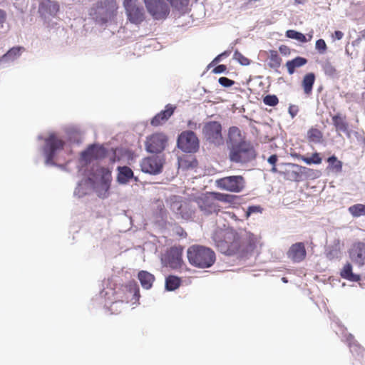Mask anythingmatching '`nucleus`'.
I'll return each mask as SVG.
<instances>
[{
    "mask_svg": "<svg viewBox=\"0 0 365 365\" xmlns=\"http://www.w3.org/2000/svg\"><path fill=\"white\" fill-rule=\"evenodd\" d=\"M282 279V281H283L284 282H287L284 277H283Z\"/></svg>",
    "mask_w": 365,
    "mask_h": 365,
    "instance_id": "nucleus-54",
    "label": "nucleus"
},
{
    "mask_svg": "<svg viewBox=\"0 0 365 365\" xmlns=\"http://www.w3.org/2000/svg\"><path fill=\"white\" fill-rule=\"evenodd\" d=\"M286 36L289 38L296 39L302 43L307 42V38L303 34L294 30L287 31Z\"/></svg>",
    "mask_w": 365,
    "mask_h": 365,
    "instance_id": "nucleus-36",
    "label": "nucleus"
},
{
    "mask_svg": "<svg viewBox=\"0 0 365 365\" xmlns=\"http://www.w3.org/2000/svg\"><path fill=\"white\" fill-rule=\"evenodd\" d=\"M314 80L315 76L312 73H308L304 77L302 81V86L306 94H309L312 92Z\"/></svg>",
    "mask_w": 365,
    "mask_h": 365,
    "instance_id": "nucleus-27",
    "label": "nucleus"
},
{
    "mask_svg": "<svg viewBox=\"0 0 365 365\" xmlns=\"http://www.w3.org/2000/svg\"><path fill=\"white\" fill-rule=\"evenodd\" d=\"M175 201L171 204V209L177 214L181 215L183 218H189L191 214H184L182 211V203L178 200V197H174Z\"/></svg>",
    "mask_w": 365,
    "mask_h": 365,
    "instance_id": "nucleus-32",
    "label": "nucleus"
},
{
    "mask_svg": "<svg viewBox=\"0 0 365 365\" xmlns=\"http://www.w3.org/2000/svg\"><path fill=\"white\" fill-rule=\"evenodd\" d=\"M288 257L295 262L302 261L306 256V250L302 243H296L291 246L288 252Z\"/></svg>",
    "mask_w": 365,
    "mask_h": 365,
    "instance_id": "nucleus-19",
    "label": "nucleus"
},
{
    "mask_svg": "<svg viewBox=\"0 0 365 365\" xmlns=\"http://www.w3.org/2000/svg\"><path fill=\"white\" fill-rule=\"evenodd\" d=\"M349 212L354 217H360L365 215V205L356 204L349 207Z\"/></svg>",
    "mask_w": 365,
    "mask_h": 365,
    "instance_id": "nucleus-33",
    "label": "nucleus"
},
{
    "mask_svg": "<svg viewBox=\"0 0 365 365\" xmlns=\"http://www.w3.org/2000/svg\"><path fill=\"white\" fill-rule=\"evenodd\" d=\"M307 63V60L302 57H296L292 61H288L286 63V66L289 74L292 75L294 73L296 68L303 66Z\"/></svg>",
    "mask_w": 365,
    "mask_h": 365,
    "instance_id": "nucleus-24",
    "label": "nucleus"
},
{
    "mask_svg": "<svg viewBox=\"0 0 365 365\" xmlns=\"http://www.w3.org/2000/svg\"><path fill=\"white\" fill-rule=\"evenodd\" d=\"M118 170L117 180L120 184H125L133 178V170L127 166L118 167Z\"/></svg>",
    "mask_w": 365,
    "mask_h": 365,
    "instance_id": "nucleus-22",
    "label": "nucleus"
},
{
    "mask_svg": "<svg viewBox=\"0 0 365 365\" xmlns=\"http://www.w3.org/2000/svg\"><path fill=\"white\" fill-rule=\"evenodd\" d=\"M233 58L242 66H248L250 63V61L238 51H235Z\"/></svg>",
    "mask_w": 365,
    "mask_h": 365,
    "instance_id": "nucleus-39",
    "label": "nucleus"
},
{
    "mask_svg": "<svg viewBox=\"0 0 365 365\" xmlns=\"http://www.w3.org/2000/svg\"><path fill=\"white\" fill-rule=\"evenodd\" d=\"M218 82L222 86L225 88L230 87L235 83L234 81L227 77H220L218 80Z\"/></svg>",
    "mask_w": 365,
    "mask_h": 365,
    "instance_id": "nucleus-43",
    "label": "nucleus"
},
{
    "mask_svg": "<svg viewBox=\"0 0 365 365\" xmlns=\"http://www.w3.org/2000/svg\"><path fill=\"white\" fill-rule=\"evenodd\" d=\"M220 251L227 255L237 252H245L252 247L251 240L245 241L242 236L240 237L232 231H227L225 234V242L218 245Z\"/></svg>",
    "mask_w": 365,
    "mask_h": 365,
    "instance_id": "nucleus-5",
    "label": "nucleus"
},
{
    "mask_svg": "<svg viewBox=\"0 0 365 365\" xmlns=\"http://www.w3.org/2000/svg\"><path fill=\"white\" fill-rule=\"evenodd\" d=\"M349 255L351 259L361 266L365 264V243L358 242L352 245Z\"/></svg>",
    "mask_w": 365,
    "mask_h": 365,
    "instance_id": "nucleus-17",
    "label": "nucleus"
},
{
    "mask_svg": "<svg viewBox=\"0 0 365 365\" xmlns=\"http://www.w3.org/2000/svg\"><path fill=\"white\" fill-rule=\"evenodd\" d=\"M178 147L185 153H195L199 148V140L192 130L183 131L178 138Z\"/></svg>",
    "mask_w": 365,
    "mask_h": 365,
    "instance_id": "nucleus-11",
    "label": "nucleus"
},
{
    "mask_svg": "<svg viewBox=\"0 0 365 365\" xmlns=\"http://www.w3.org/2000/svg\"><path fill=\"white\" fill-rule=\"evenodd\" d=\"M180 278L175 276H169L165 280V289L168 291H173L180 286Z\"/></svg>",
    "mask_w": 365,
    "mask_h": 365,
    "instance_id": "nucleus-30",
    "label": "nucleus"
},
{
    "mask_svg": "<svg viewBox=\"0 0 365 365\" xmlns=\"http://www.w3.org/2000/svg\"><path fill=\"white\" fill-rule=\"evenodd\" d=\"M202 134L206 140L215 145H220L223 143L222 126L217 121L206 123L202 128Z\"/></svg>",
    "mask_w": 365,
    "mask_h": 365,
    "instance_id": "nucleus-10",
    "label": "nucleus"
},
{
    "mask_svg": "<svg viewBox=\"0 0 365 365\" xmlns=\"http://www.w3.org/2000/svg\"><path fill=\"white\" fill-rule=\"evenodd\" d=\"M189 262L198 268L210 267L215 262V253L212 250L201 245H192L187 250Z\"/></svg>",
    "mask_w": 365,
    "mask_h": 365,
    "instance_id": "nucleus-4",
    "label": "nucleus"
},
{
    "mask_svg": "<svg viewBox=\"0 0 365 365\" xmlns=\"http://www.w3.org/2000/svg\"><path fill=\"white\" fill-rule=\"evenodd\" d=\"M297 2H299V0H295Z\"/></svg>",
    "mask_w": 365,
    "mask_h": 365,
    "instance_id": "nucleus-55",
    "label": "nucleus"
},
{
    "mask_svg": "<svg viewBox=\"0 0 365 365\" xmlns=\"http://www.w3.org/2000/svg\"><path fill=\"white\" fill-rule=\"evenodd\" d=\"M332 122L339 135L340 132H344L349 138L350 137V131L348 129L349 125L346 121L345 117H343L339 114L335 115L332 117Z\"/></svg>",
    "mask_w": 365,
    "mask_h": 365,
    "instance_id": "nucleus-20",
    "label": "nucleus"
},
{
    "mask_svg": "<svg viewBox=\"0 0 365 365\" xmlns=\"http://www.w3.org/2000/svg\"><path fill=\"white\" fill-rule=\"evenodd\" d=\"M323 70L326 75L334 77L336 75L335 67L330 62H325L323 65Z\"/></svg>",
    "mask_w": 365,
    "mask_h": 365,
    "instance_id": "nucleus-38",
    "label": "nucleus"
},
{
    "mask_svg": "<svg viewBox=\"0 0 365 365\" xmlns=\"http://www.w3.org/2000/svg\"><path fill=\"white\" fill-rule=\"evenodd\" d=\"M96 179L88 178L81 181L74 191V195L80 197L87 194L88 190L84 187L88 185L91 187L98 196L101 198H106L109 195L108 190L111 182V172L105 168L98 169Z\"/></svg>",
    "mask_w": 365,
    "mask_h": 365,
    "instance_id": "nucleus-2",
    "label": "nucleus"
},
{
    "mask_svg": "<svg viewBox=\"0 0 365 365\" xmlns=\"http://www.w3.org/2000/svg\"><path fill=\"white\" fill-rule=\"evenodd\" d=\"M277 160V157L276 155H272L269 157L267 161L269 164L274 165Z\"/></svg>",
    "mask_w": 365,
    "mask_h": 365,
    "instance_id": "nucleus-47",
    "label": "nucleus"
},
{
    "mask_svg": "<svg viewBox=\"0 0 365 365\" xmlns=\"http://www.w3.org/2000/svg\"><path fill=\"white\" fill-rule=\"evenodd\" d=\"M329 259L339 258L340 256L339 240L334 241V245L331 247L327 253Z\"/></svg>",
    "mask_w": 365,
    "mask_h": 365,
    "instance_id": "nucleus-34",
    "label": "nucleus"
},
{
    "mask_svg": "<svg viewBox=\"0 0 365 365\" xmlns=\"http://www.w3.org/2000/svg\"><path fill=\"white\" fill-rule=\"evenodd\" d=\"M215 185L221 190L240 192L244 189L245 182L242 176L233 175L217 180L215 181Z\"/></svg>",
    "mask_w": 365,
    "mask_h": 365,
    "instance_id": "nucleus-8",
    "label": "nucleus"
},
{
    "mask_svg": "<svg viewBox=\"0 0 365 365\" xmlns=\"http://www.w3.org/2000/svg\"><path fill=\"white\" fill-rule=\"evenodd\" d=\"M21 47H14L11 48L6 54H4L0 62L1 63H6L9 61H14L21 55Z\"/></svg>",
    "mask_w": 365,
    "mask_h": 365,
    "instance_id": "nucleus-26",
    "label": "nucleus"
},
{
    "mask_svg": "<svg viewBox=\"0 0 365 365\" xmlns=\"http://www.w3.org/2000/svg\"><path fill=\"white\" fill-rule=\"evenodd\" d=\"M227 70V66L225 65L221 64L217 66H216L212 72L215 73H222L225 72Z\"/></svg>",
    "mask_w": 365,
    "mask_h": 365,
    "instance_id": "nucleus-46",
    "label": "nucleus"
},
{
    "mask_svg": "<svg viewBox=\"0 0 365 365\" xmlns=\"http://www.w3.org/2000/svg\"><path fill=\"white\" fill-rule=\"evenodd\" d=\"M59 11V5L51 0H41L38 6V13L46 21L51 17H55Z\"/></svg>",
    "mask_w": 365,
    "mask_h": 365,
    "instance_id": "nucleus-16",
    "label": "nucleus"
},
{
    "mask_svg": "<svg viewBox=\"0 0 365 365\" xmlns=\"http://www.w3.org/2000/svg\"><path fill=\"white\" fill-rule=\"evenodd\" d=\"M117 9L118 6L114 0H106L98 2L96 7L91 10L90 15L97 24L104 26L114 19Z\"/></svg>",
    "mask_w": 365,
    "mask_h": 365,
    "instance_id": "nucleus-6",
    "label": "nucleus"
},
{
    "mask_svg": "<svg viewBox=\"0 0 365 365\" xmlns=\"http://www.w3.org/2000/svg\"><path fill=\"white\" fill-rule=\"evenodd\" d=\"M331 168L337 173L342 170V163L337 160L335 155H332L327 159Z\"/></svg>",
    "mask_w": 365,
    "mask_h": 365,
    "instance_id": "nucleus-37",
    "label": "nucleus"
},
{
    "mask_svg": "<svg viewBox=\"0 0 365 365\" xmlns=\"http://www.w3.org/2000/svg\"><path fill=\"white\" fill-rule=\"evenodd\" d=\"M282 58L277 52L275 51H270L268 66L272 68L277 69L280 66Z\"/></svg>",
    "mask_w": 365,
    "mask_h": 365,
    "instance_id": "nucleus-29",
    "label": "nucleus"
},
{
    "mask_svg": "<svg viewBox=\"0 0 365 365\" xmlns=\"http://www.w3.org/2000/svg\"><path fill=\"white\" fill-rule=\"evenodd\" d=\"M232 195L220 192H206L195 196L192 200L195 202L200 210L205 215H210L220 210L218 201L230 202Z\"/></svg>",
    "mask_w": 365,
    "mask_h": 365,
    "instance_id": "nucleus-3",
    "label": "nucleus"
},
{
    "mask_svg": "<svg viewBox=\"0 0 365 365\" xmlns=\"http://www.w3.org/2000/svg\"><path fill=\"white\" fill-rule=\"evenodd\" d=\"M145 4L155 19H165L170 12V4L165 0H145Z\"/></svg>",
    "mask_w": 365,
    "mask_h": 365,
    "instance_id": "nucleus-12",
    "label": "nucleus"
},
{
    "mask_svg": "<svg viewBox=\"0 0 365 365\" xmlns=\"http://www.w3.org/2000/svg\"><path fill=\"white\" fill-rule=\"evenodd\" d=\"M307 36H308L307 41H311L313 37V32H310L309 34H307Z\"/></svg>",
    "mask_w": 365,
    "mask_h": 365,
    "instance_id": "nucleus-52",
    "label": "nucleus"
},
{
    "mask_svg": "<svg viewBox=\"0 0 365 365\" xmlns=\"http://www.w3.org/2000/svg\"><path fill=\"white\" fill-rule=\"evenodd\" d=\"M168 145V137L162 133H156L147 137L145 146L150 153H162Z\"/></svg>",
    "mask_w": 365,
    "mask_h": 365,
    "instance_id": "nucleus-13",
    "label": "nucleus"
},
{
    "mask_svg": "<svg viewBox=\"0 0 365 365\" xmlns=\"http://www.w3.org/2000/svg\"><path fill=\"white\" fill-rule=\"evenodd\" d=\"M106 155V148L99 145H90L88 149L81 153L82 158L86 161H89L91 159L103 158Z\"/></svg>",
    "mask_w": 365,
    "mask_h": 365,
    "instance_id": "nucleus-18",
    "label": "nucleus"
},
{
    "mask_svg": "<svg viewBox=\"0 0 365 365\" xmlns=\"http://www.w3.org/2000/svg\"><path fill=\"white\" fill-rule=\"evenodd\" d=\"M227 145L232 162L245 164L255 158L256 153L252 145L245 140L237 127L233 126L229 129Z\"/></svg>",
    "mask_w": 365,
    "mask_h": 365,
    "instance_id": "nucleus-1",
    "label": "nucleus"
},
{
    "mask_svg": "<svg viewBox=\"0 0 365 365\" xmlns=\"http://www.w3.org/2000/svg\"><path fill=\"white\" fill-rule=\"evenodd\" d=\"M4 19V14L3 11L0 10V24H3Z\"/></svg>",
    "mask_w": 365,
    "mask_h": 365,
    "instance_id": "nucleus-51",
    "label": "nucleus"
},
{
    "mask_svg": "<svg viewBox=\"0 0 365 365\" xmlns=\"http://www.w3.org/2000/svg\"><path fill=\"white\" fill-rule=\"evenodd\" d=\"M307 137L310 142L314 143H321L323 140L322 133L317 128H311L307 132Z\"/></svg>",
    "mask_w": 365,
    "mask_h": 365,
    "instance_id": "nucleus-28",
    "label": "nucleus"
},
{
    "mask_svg": "<svg viewBox=\"0 0 365 365\" xmlns=\"http://www.w3.org/2000/svg\"><path fill=\"white\" fill-rule=\"evenodd\" d=\"M138 279L144 289H149L153 285L155 277L147 271H140L138 273Z\"/></svg>",
    "mask_w": 365,
    "mask_h": 365,
    "instance_id": "nucleus-23",
    "label": "nucleus"
},
{
    "mask_svg": "<svg viewBox=\"0 0 365 365\" xmlns=\"http://www.w3.org/2000/svg\"><path fill=\"white\" fill-rule=\"evenodd\" d=\"M315 48L322 54L324 53L327 51V44L323 39H319L316 41Z\"/></svg>",
    "mask_w": 365,
    "mask_h": 365,
    "instance_id": "nucleus-41",
    "label": "nucleus"
},
{
    "mask_svg": "<svg viewBox=\"0 0 365 365\" xmlns=\"http://www.w3.org/2000/svg\"><path fill=\"white\" fill-rule=\"evenodd\" d=\"M350 349H351V352H354V351H356L359 350V354H363L364 353V350L360 348V347H358L357 345H350Z\"/></svg>",
    "mask_w": 365,
    "mask_h": 365,
    "instance_id": "nucleus-49",
    "label": "nucleus"
},
{
    "mask_svg": "<svg viewBox=\"0 0 365 365\" xmlns=\"http://www.w3.org/2000/svg\"><path fill=\"white\" fill-rule=\"evenodd\" d=\"M332 36L337 40H341L344 36V34L340 31H336Z\"/></svg>",
    "mask_w": 365,
    "mask_h": 365,
    "instance_id": "nucleus-48",
    "label": "nucleus"
},
{
    "mask_svg": "<svg viewBox=\"0 0 365 365\" xmlns=\"http://www.w3.org/2000/svg\"><path fill=\"white\" fill-rule=\"evenodd\" d=\"M123 7L128 20L134 24H140L145 19L143 7L138 0H124Z\"/></svg>",
    "mask_w": 365,
    "mask_h": 365,
    "instance_id": "nucleus-7",
    "label": "nucleus"
},
{
    "mask_svg": "<svg viewBox=\"0 0 365 365\" xmlns=\"http://www.w3.org/2000/svg\"><path fill=\"white\" fill-rule=\"evenodd\" d=\"M301 160L304 162L307 165L316 164L319 165L322 163V158L319 155V153H314L312 155L311 157L301 156Z\"/></svg>",
    "mask_w": 365,
    "mask_h": 365,
    "instance_id": "nucleus-35",
    "label": "nucleus"
},
{
    "mask_svg": "<svg viewBox=\"0 0 365 365\" xmlns=\"http://www.w3.org/2000/svg\"><path fill=\"white\" fill-rule=\"evenodd\" d=\"M164 164L163 155H152L142 159L140 166L143 173L156 175L163 171Z\"/></svg>",
    "mask_w": 365,
    "mask_h": 365,
    "instance_id": "nucleus-9",
    "label": "nucleus"
},
{
    "mask_svg": "<svg viewBox=\"0 0 365 365\" xmlns=\"http://www.w3.org/2000/svg\"><path fill=\"white\" fill-rule=\"evenodd\" d=\"M174 9L184 13L187 10L189 0H167Z\"/></svg>",
    "mask_w": 365,
    "mask_h": 365,
    "instance_id": "nucleus-31",
    "label": "nucleus"
},
{
    "mask_svg": "<svg viewBox=\"0 0 365 365\" xmlns=\"http://www.w3.org/2000/svg\"><path fill=\"white\" fill-rule=\"evenodd\" d=\"M272 172L273 173H276L277 172V168L274 166L272 170H271Z\"/></svg>",
    "mask_w": 365,
    "mask_h": 365,
    "instance_id": "nucleus-53",
    "label": "nucleus"
},
{
    "mask_svg": "<svg viewBox=\"0 0 365 365\" xmlns=\"http://www.w3.org/2000/svg\"><path fill=\"white\" fill-rule=\"evenodd\" d=\"M63 143L58 139L55 134L51 133L46 138V145L43 148V153L46 157V165H53V158L56 152L63 148Z\"/></svg>",
    "mask_w": 365,
    "mask_h": 365,
    "instance_id": "nucleus-14",
    "label": "nucleus"
},
{
    "mask_svg": "<svg viewBox=\"0 0 365 365\" xmlns=\"http://www.w3.org/2000/svg\"><path fill=\"white\" fill-rule=\"evenodd\" d=\"M299 111L298 107L295 105H291L289 107L288 112L291 115L292 118H294Z\"/></svg>",
    "mask_w": 365,
    "mask_h": 365,
    "instance_id": "nucleus-44",
    "label": "nucleus"
},
{
    "mask_svg": "<svg viewBox=\"0 0 365 365\" xmlns=\"http://www.w3.org/2000/svg\"><path fill=\"white\" fill-rule=\"evenodd\" d=\"M262 211V208L259 205L250 206L246 211V216L248 217L254 213H261Z\"/></svg>",
    "mask_w": 365,
    "mask_h": 365,
    "instance_id": "nucleus-42",
    "label": "nucleus"
},
{
    "mask_svg": "<svg viewBox=\"0 0 365 365\" xmlns=\"http://www.w3.org/2000/svg\"><path fill=\"white\" fill-rule=\"evenodd\" d=\"M263 102L265 105L274 106L278 103L279 101L276 96L267 95L264 98Z\"/></svg>",
    "mask_w": 365,
    "mask_h": 365,
    "instance_id": "nucleus-40",
    "label": "nucleus"
},
{
    "mask_svg": "<svg viewBox=\"0 0 365 365\" xmlns=\"http://www.w3.org/2000/svg\"><path fill=\"white\" fill-rule=\"evenodd\" d=\"M229 54H230L229 51H225V52L220 53V55H218L217 56H216L214 58V60L212 61V63H210V66H211L212 64H216L217 63H218L221 61V59L223 56H228Z\"/></svg>",
    "mask_w": 365,
    "mask_h": 365,
    "instance_id": "nucleus-45",
    "label": "nucleus"
},
{
    "mask_svg": "<svg viewBox=\"0 0 365 365\" xmlns=\"http://www.w3.org/2000/svg\"><path fill=\"white\" fill-rule=\"evenodd\" d=\"M187 126L191 130H195V129H197L198 128L197 123H195V122L191 121V120H190L188 122Z\"/></svg>",
    "mask_w": 365,
    "mask_h": 365,
    "instance_id": "nucleus-50",
    "label": "nucleus"
},
{
    "mask_svg": "<svg viewBox=\"0 0 365 365\" xmlns=\"http://www.w3.org/2000/svg\"><path fill=\"white\" fill-rule=\"evenodd\" d=\"M175 107L168 105L165 110L157 114L151 120V124L154 126L159 125L163 121L167 120L173 113Z\"/></svg>",
    "mask_w": 365,
    "mask_h": 365,
    "instance_id": "nucleus-21",
    "label": "nucleus"
},
{
    "mask_svg": "<svg viewBox=\"0 0 365 365\" xmlns=\"http://www.w3.org/2000/svg\"><path fill=\"white\" fill-rule=\"evenodd\" d=\"M341 275L343 278L351 282H358L360 279L359 275L353 273L352 267L349 263L344 267Z\"/></svg>",
    "mask_w": 365,
    "mask_h": 365,
    "instance_id": "nucleus-25",
    "label": "nucleus"
},
{
    "mask_svg": "<svg viewBox=\"0 0 365 365\" xmlns=\"http://www.w3.org/2000/svg\"><path fill=\"white\" fill-rule=\"evenodd\" d=\"M182 249L181 247H171L162 259L163 263L173 269H178L182 266Z\"/></svg>",
    "mask_w": 365,
    "mask_h": 365,
    "instance_id": "nucleus-15",
    "label": "nucleus"
}]
</instances>
